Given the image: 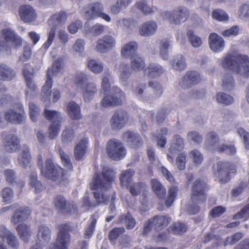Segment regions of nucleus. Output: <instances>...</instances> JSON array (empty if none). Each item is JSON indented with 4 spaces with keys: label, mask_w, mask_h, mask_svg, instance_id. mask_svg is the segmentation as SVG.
Wrapping results in <instances>:
<instances>
[{
    "label": "nucleus",
    "mask_w": 249,
    "mask_h": 249,
    "mask_svg": "<svg viewBox=\"0 0 249 249\" xmlns=\"http://www.w3.org/2000/svg\"><path fill=\"white\" fill-rule=\"evenodd\" d=\"M115 172L111 168L105 167L103 168L102 176L104 180L101 179L97 174H95L90 186L91 190H94L93 195L98 204L107 205L108 203L109 197L104 194V191L111 188V183L115 178Z\"/></svg>",
    "instance_id": "f257e3e1"
},
{
    "label": "nucleus",
    "mask_w": 249,
    "mask_h": 249,
    "mask_svg": "<svg viewBox=\"0 0 249 249\" xmlns=\"http://www.w3.org/2000/svg\"><path fill=\"white\" fill-rule=\"evenodd\" d=\"M132 0H117V2L113 4L110 8L113 14H118L120 11L125 9L132 2Z\"/></svg>",
    "instance_id": "de8ad7c7"
},
{
    "label": "nucleus",
    "mask_w": 249,
    "mask_h": 249,
    "mask_svg": "<svg viewBox=\"0 0 249 249\" xmlns=\"http://www.w3.org/2000/svg\"><path fill=\"white\" fill-rule=\"evenodd\" d=\"M31 160V156L28 146L23 145L22 151L18 157V164L24 168H26L30 166Z\"/></svg>",
    "instance_id": "7c9ffc66"
},
{
    "label": "nucleus",
    "mask_w": 249,
    "mask_h": 249,
    "mask_svg": "<svg viewBox=\"0 0 249 249\" xmlns=\"http://www.w3.org/2000/svg\"><path fill=\"white\" fill-rule=\"evenodd\" d=\"M53 204L56 209L64 213L68 205V202L64 196L58 195L54 198Z\"/></svg>",
    "instance_id": "a18cd8bd"
},
{
    "label": "nucleus",
    "mask_w": 249,
    "mask_h": 249,
    "mask_svg": "<svg viewBox=\"0 0 249 249\" xmlns=\"http://www.w3.org/2000/svg\"><path fill=\"white\" fill-rule=\"evenodd\" d=\"M216 100L218 103L226 105L231 104L233 102V99L231 95L224 92L218 93L216 95Z\"/></svg>",
    "instance_id": "13d9d810"
},
{
    "label": "nucleus",
    "mask_w": 249,
    "mask_h": 249,
    "mask_svg": "<svg viewBox=\"0 0 249 249\" xmlns=\"http://www.w3.org/2000/svg\"><path fill=\"white\" fill-rule=\"evenodd\" d=\"M59 229L55 243L48 249H67L70 241V226L68 224H61Z\"/></svg>",
    "instance_id": "f8f14e48"
},
{
    "label": "nucleus",
    "mask_w": 249,
    "mask_h": 249,
    "mask_svg": "<svg viewBox=\"0 0 249 249\" xmlns=\"http://www.w3.org/2000/svg\"><path fill=\"white\" fill-rule=\"evenodd\" d=\"M30 117L34 122L37 120L38 116L40 112V109L34 103H30L29 105Z\"/></svg>",
    "instance_id": "052dcab7"
},
{
    "label": "nucleus",
    "mask_w": 249,
    "mask_h": 249,
    "mask_svg": "<svg viewBox=\"0 0 249 249\" xmlns=\"http://www.w3.org/2000/svg\"><path fill=\"white\" fill-rule=\"evenodd\" d=\"M237 132L242 139L246 149L249 150V133L242 128H238Z\"/></svg>",
    "instance_id": "774afa93"
},
{
    "label": "nucleus",
    "mask_w": 249,
    "mask_h": 249,
    "mask_svg": "<svg viewBox=\"0 0 249 249\" xmlns=\"http://www.w3.org/2000/svg\"><path fill=\"white\" fill-rule=\"evenodd\" d=\"M124 141L132 148L139 147L142 145L143 142L140 135L133 131H128L123 135Z\"/></svg>",
    "instance_id": "5701e85b"
},
{
    "label": "nucleus",
    "mask_w": 249,
    "mask_h": 249,
    "mask_svg": "<svg viewBox=\"0 0 249 249\" xmlns=\"http://www.w3.org/2000/svg\"><path fill=\"white\" fill-rule=\"evenodd\" d=\"M67 19V15L64 11H60L53 15L49 20V25L51 28H54L55 31L64 24Z\"/></svg>",
    "instance_id": "c85d7f7f"
},
{
    "label": "nucleus",
    "mask_w": 249,
    "mask_h": 249,
    "mask_svg": "<svg viewBox=\"0 0 249 249\" xmlns=\"http://www.w3.org/2000/svg\"><path fill=\"white\" fill-rule=\"evenodd\" d=\"M82 97L85 103H89L93 99L98 91L97 84L93 82L87 83L81 88Z\"/></svg>",
    "instance_id": "412c9836"
},
{
    "label": "nucleus",
    "mask_w": 249,
    "mask_h": 249,
    "mask_svg": "<svg viewBox=\"0 0 249 249\" xmlns=\"http://www.w3.org/2000/svg\"><path fill=\"white\" fill-rule=\"evenodd\" d=\"M235 71L244 77H249V57L247 55H238Z\"/></svg>",
    "instance_id": "6ab92c4d"
},
{
    "label": "nucleus",
    "mask_w": 249,
    "mask_h": 249,
    "mask_svg": "<svg viewBox=\"0 0 249 249\" xmlns=\"http://www.w3.org/2000/svg\"><path fill=\"white\" fill-rule=\"evenodd\" d=\"M190 12L183 6L175 8L172 11L163 10L160 12V16L169 23L174 25H179L185 22L188 18Z\"/></svg>",
    "instance_id": "39448f33"
},
{
    "label": "nucleus",
    "mask_w": 249,
    "mask_h": 249,
    "mask_svg": "<svg viewBox=\"0 0 249 249\" xmlns=\"http://www.w3.org/2000/svg\"><path fill=\"white\" fill-rule=\"evenodd\" d=\"M219 142V139L215 132L211 131L208 133L205 143L210 149L219 152H225L230 155H233L236 153V149L234 145L220 144Z\"/></svg>",
    "instance_id": "0eeeda50"
},
{
    "label": "nucleus",
    "mask_w": 249,
    "mask_h": 249,
    "mask_svg": "<svg viewBox=\"0 0 249 249\" xmlns=\"http://www.w3.org/2000/svg\"><path fill=\"white\" fill-rule=\"evenodd\" d=\"M31 214V211L27 207H20L16 210L13 216L11 217V222L16 225L18 223L26 221Z\"/></svg>",
    "instance_id": "bb28decb"
},
{
    "label": "nucleus",
    "mask_w": 249,
    "mask_h": 249,
    "mask_svg": "<svg viewBox=\"0 0 249 249\" xmlns=\"http://www.w3.org/2000/svg\"><path fill=\"white\" fill-rule=\"evenodd\" d=\"M135 21L131 18H121L116 21V26L118 28L127 32L134 26Z\"/></svg>",
    "instance_id": "ea45409f"
},
{
    "label": "nucleus",
    "mask_w": 249,
    "mask_h": 249,
    "mask_svg": "<svg viewBox=\"0 0 249 249\" xmlns=\"http://www.w3.org/2000/svg\"><path fill=\"white\" fill-rule=\"evenodd\" d=\"M187 36L189 42L193 47L198 48L202 45V41L201 38L196 35L192 30H188L187 31Z\"/></svg>",
    "instance_id": "8fccbe9b"
},
{
    "label": "nucleus",
    "mask_w": 249,
    "mask_h": 249,
    "mask_svg": "<svg viewBox=\"0 0 249 249\" xmlns=\"http://www.w3.org/2000/svg\"><path fill=\"white\" fill-rule=\"evenodd\" d=\"M0 136L3 149L6 152L13 153L19 149L20 140L16 135L10 131H3Z\"/></svg>",
    "instance_id": "6e6552de"
},
{
    "label": "nucleus",
    "mask_w": 249,
    "mask_h": 249,
    "mask_svg": "<svg viewBox=\"0 0 249 249\" xmlns=\"http://www.w3.org/2000/svg\"><path fill=\"white\" fill-rule=\"evenodd\" d=\"M106 149L108 156L115 160L124 158L126 153V149L123 143L115 139L108 141Z\"/></svg>",
    "instance_id": "1a4fd4ad"
},
{
    "label": "nucleus",
    "mask_w": 249,
    "mask_h": 249,
    "mask_svg": "<svg viewBox=\"0 0 249 249\" xmlns=\"http://www.w3.org/2000/svg\"><path fill=\"white\" fill-rule=\"evenodd\" d=\"M239 55L226 54L224 57L218 60L219 65L224 69L231 70L235 71Z\"/></svg>",
    "instance_id": "a878e982"
},
{
    "label": "nucleus",
    "mask_w": 249,
    "mask_h": 249,
    "mask_svg": "<svg viewBox=\"0 0 249 249\" xmlns=\"http://www.w3.org/2000/svg\"><path fill=\"white\" fill-rule=\"evenodd\" d=\"M200 80V76L196 71H188L179 81V85L183 88H188L196 84Z\"/></svg>",
    "instance_id": "4be33fe9"
},
{
    "label": "nucleus",
    "mask_w": 249,
    "mask_h": 249,
    "mask_svg": "<svg viewBox=\"0 0 249 249\" xmlns=\"http://www.w3.org/2000/svg\"><path fill=\"white\" fill-rule=\"evenodd\" d=\"M169 63L172 68L178 71H182L184 70L187 67L185 57L180 54L174 56L173 58L170 60Z\"/></svg>",
    "instance_id": "72a5a7b5"
},
{
    "label": "nucleus",
    "mask_w": 249,
    "mask_h": 249,
    "mask_svg": "<svg viewBox=\"0 0 249 249\" xmlns=\"http://www.w3.org/2000/svg\"><path fill=\"white\" fill-rule=\"evenodd\" d=\"M172 41L167 38H163L159 42L160 56L163 60L169 58L168 49L171 46Z\"/></svg>",
    "instance_id": "f704fd0d"
},
{
    "label": "nucleus",
    "mask_w": 249,
    "mask_h": 249,
    "mask_svg": "<svg viewBox=\"0 0 249 249\" xmlns=\"http://www.w3.org/2000/svg\"><path fill=\"white\" fill-rule=\"evenodd\" d=\"M212 17L213 18L220 21H227L229 19L228 14L221 9L214 10L212 13Z\"/></svg>",
    "instance_id": "338daca9"
},
{
    "label": "nucleus",
    "mask_w": 249,
    "mask_h": 249,
    "mask_svg": "<svg viewBox=\"0 0 249 249\" xmlns=\"http://www.w3.org/2000/svg\"><path fill=\"white\" fill-rule=\"evenodd\" d=\"M207 185L203 180L198 179L194 181L191 189V199L194 204H201L206 200L205 191Z\"/></svg>",
    "instance_id": "9d476101"
},
{
    "label": "nucleus",
    "mask_w": 249,
    "mask_h": 249,
    "mask_svg": "<svg viewBox=\"0 0 249 249\" xmlns=\"http://www.w3.org/2000/svg\"><path fill=\"white\" fill-rule=\"evenodd\" d=\"M16 73L14 69L5 63H0V81H10L16 76ZM6 88L0 83V107L12 101V97L8 94H4Z\"/></svg>",
    "instance_id": "20e7f679"
},
{
    "label": "nucleus",
    "mask_w": 249,
    "mask_h": 249,
    "mask_svg": "<svg viewBox=\"0 0 249 249\" xmlns=\"http://www.w3.org/2000/svg\"><path fill=\"white\" fill-rule=\"evenodd\" d=\"M164 71V69L161 65L156 63L149 64L144 70L145 74L151 78L160 77Z\"/></svg>",
    "instance_id": "cd10ccee"
},
{
    "label": "nucleus",
    "mask_w": 249,
    "mask_h": 249,
    "mask_svg": "<svg viewBox=\"0 0 249 249\" xmlns=\"http://www.w3.org/2000/svg\"><path fill=\"white\" fill-rule=\"evenodd\" d=\"M120 69V79L123 82H126L131 74L129 66L127 64L122 63Z\"/></svg>",
    "instance_id": "864d4df0"
},
{
    "label": "nucleus",
    "mask_w": 249,
    "mask_h": 249,
    "mask_svg": "<svg viewBox=\"0 0 249 249\" xmlns=\"http://www.w3.org/2000/svg\"><path fill=\"white\" fill-rule=\"evenodd\" d=\"M67 111L70 118L72 120H79L82 118L80 106L73 101L68 103Z\"/></svg>",
    "instance_id": "2f4dec72"
},
{
    "label": "nucleus",
    "mask_w": 249,
    "mask_h": 249,
    "mask_svg": "<svg viewBox=\"0 0 249 249\" xmlns=\"http://www.w3.org/2000/svg\"><path fill=\"white\" fill-rule=\"evenodd\" d=\"M62 69V60L60 59L56 60L53 63L52 70L49 69L46 74V81L42 87L41 93V100L45 102L50 101L51 99V92L50 89L53 86V76L56 74Z\"/></svg>",
    "instance_id": "423d86ee"
},
{
    "label": "nucleus",
    "mask_w": 249,
    "mask_h": 249,
    "mask_svg": "<svg viewBox=\"0 0 249 249\" xmlns=\"http://www.w3.org/2000/svg\"><path fill=\"white\" fill-rule=\"evenodd\" d=\"M171 229L175 234L181 235L186 231L187 227L183 223L177 222L172 224Z\"/></svg>",
    "instance_id": "69168bd1"
},
{
    "label": "nucleus",
    "mask_w": 249,
    "mask_h": 249,
    "mask_svg": "<svg viewBox=\"0 0 249 249\" xmlns=\"http://www.w3.org/2000/svg\"><path fill=\"white\" fill-rule=\"evenodd\" d=\"M17 230L20 238L24 242L28 243L31 235L30 226L25 224H21L18 226Z\"/></svg>",
    "instance_id": "4c0bfd02"
},
{
    "label": "nucleus",
    "mask_w": 249,
    "mask_h": 249,
    "mask_svg": "<svg viewBox=\"0 0 249 249\" xmlns=\"http://www.w3.org/2000/svg\"><path fill=\"white\" fill-rule=\"evenodd\" d=\"M88 68L95 74L101 73L104 69L103 63L94 59H90L87 62Z\"/></svg>",
    "instance_id": "09e8293b"
},
{
    "label": "nucleus",
    "mask_w": 249,
    "mask_h": 249,
    "mask_svg": "<svg viewBox=\"0 0 249 249\" xmlns=\"http://www.w3.org/2000/svg\"><path fill=\"white\" fill-rule=\"evenodd\" d=\"M89 79V76L88 74L83 72H78L74 76L73 81L78 88L81 89L84 85Z\"/></svg>",
    "instance_id": "603ef678"
},
{
    "label": "nucleus",
    "mask_w": 249,
    "mask_h": 249,
    "mask_svg": "<svg viewBox=\"0 0 249 249\" xmlns=\"http://www.w3.org/2000/svg\"><path fill=\"white\" fill-rule=\"evenodd\" d=\"M74 138V132L73 129L67 128L63 131L61 140L63 143L67 144L71 142Z\"/></svg>",
    "instance_id": "4d7b16f0"
},
{
    "label": "nucleus",
    "mask_w": 249,
    "mask_h": 249,
    "mask_svg": "<svg viewBox=\"0 0 249 249\" xmlns=\"http://www.w3.org/2000/svg\"><path fill=\"white\" fill-rule=\"evenodd\" d=\"M178 192V189L176 186H173L170 188L168 197L165 201V205L167 207H170L171 206L176 197Z\"/></svg>",
    "instance_id": "e2e57ef3"
},
{
    "label": "nucleus",
    "mask_w": 249,
    "mask_h": 249,
    "mask_svg": "<svg viewBox=\"0 0 249 249\" xmlns=\"http://www.w3.org/2000/svg\"><path fill=\"white\" fill-rule=\"evenodd\" d=\"M60 128L61 123L52 122L48 129L49 138L52 140L55 139L58 136Z\"/></svg>",
    "instance_id": "bf43d9fd"
},
{
    "label": "nucleus",
    "mask_w": 249,
    "mask_h": 249,
    "mask_svg": "<svg viewBox=\"0 0 249 249\" xmlns=\"http://www.w3.org/2000/svg\"><path fill=\"white\" fill-rule=\"evenodd\" d=\"M131 68L134 71H139L144 70L145 61L144 59L138 54L132 56L130 58Z\"/></svg>",
    "instance_id": "a19ab883"
},
{
    "label": "nucleus",
    "mask_w": 249,
    "mask_h": 249,
    "mask_svg": "<svg viewBox=\"0 0 249 249\" xmlns=\"http://www.w3.org/2000/svg\"><path fill=\"white\" fill-rule=\"evenodd\" d=\"M101 92L105 95L100 102L104 107L121 105L125 98V94L120 88L117 87L111 88L109 79L106 76L102 80Z\"/></svg>",
    "instance_id": "f03ea898"
},
{
    "label": "nucleus",
    "mask_w": 249,
    "mask_h": 249,
    "mask_svg": "<svg viewBox=\"0 0 249 249\" xmlns=\"http://www.w3.org/2000/svg\"><path fill=\"white\" fill-rule=\"evenodd\" d=\"M138 44L135 41H130L125 44L122 48L121 55L124 58H131L132 56L137 54Z\"/></svg>",
    "instance_id": "c9c22d12"
},
{
    "label": "nucleus",
    "mask_w": 249,
    "mask_h": 249,
    "mask_svg": "<svg viewBox=\"0 0 249 249\" xmlns=\"http://www.w3.org/2000/svg\"><path fill=\"white\" fill-rule=\"evenodd\" d=\"M0 41L8 45L11 44L16 49L19 48L22 43L21 38L13 29L9 28L3 29L0 31Z\"/></svg>",
    "instance_id": "ddd939ff"
},
{
    "label": "nucleus",
    "mask_w": 249,
    "mask_h": 249,
    "mask_svg": "<svg viewBox=\"0 0 249 249\" xmlns=\"http://www.w3.org/2000/svg\"><path fill=\"white\" fill-rule=\"evenodd\" d=\"M149 87L153 89V96L155 98L160 97L163 93V88L160 84L157 81L149 82Z\"/></svg>",
    "instance_id": "5fc2aeb1"
},
{
    "label": "nucleus",
    "mask_w": 249,
    "mask_h": 249,
    "mask_svg": "<svg viewBox=\"0 0 249 249\" xmlns=\"http://www.w3.org/2000/svg\"><path fill=\"white\" fill-rule=\"evenodd\" d=\"M23 73L26 81L27 87L28 89L26 90V94L27 96H29L30 94V92L35 91L37 87L33 80V78L34 76V74L33 72H30L24 69Z\"/></svg>",
    "instance_id": "e433bc0d"
},
{
    "label": "nucleus",
    "mask_w": 249,
    "mask_h": 249,
    "mask_svg": "<svg viewBox=\"0 0 249 249\" xmlns=\"http://www.w3.org/2000/svg\"><path fill=\"white\" fill-rule=\"evenodd\" d=\"M51 230L44 225H40L38 227L37 238L42 243H47L51 239Z\"/></svg>",
    "instance_id": "58836bf2"
},
{
    "label": "nucleus",
    "mask_w": 249,
    "mask_h": 249,
    "mask_svg": "<svg viewBox=\"0 0 249 249\" xmlns=\"http://www.w3.org/2000/svg\"><path fill=\"white\" fill-rule=\"evenodd\" d=\"M134 173L135 171L132 169H127L122 173L120 180L123 187H127L130 185Z\"/></svg>",
    "instance_id": "79ce46f5"
},
{
    "label": "nucleus",
    "mask_w": 249,
    "mask_h": 249,
    "mask_svg": "<svg viewBox=\"0 0 249 249\" xmlns=\"http://www.w3.org/2000/svg\"><path fill=\"white\" fill-rule=\"evenodd\" d=\"M4 117L6 121L12 124L23 123L26 118L23 106L20 104L17 105L14 109L6 112Z\"/></svg>",
    "instance_id": "4468645a"
},
{
    "label": "nucleus",
    "mask_w": 249,
    "mask_h": 249,
    "mask_svg": "<svg viewBox=\"0 0 249 249\" xmlns=\"http://www.w3.org/2000/svg\"><path fill=\"white\" fill-rule=\"evenodd\" d=\"M128 120L127 113L123 110L115 111L110 120L111 128L114 130H118L123 128Z\"/></svg>",
    "instance_id": "dca6fc26"
},
{
    "label": "nucleus",
    "mask_w": 249,
    "mask_h": 249,
    "mask_svg": "<svg viewBox=\"0 0 249 249\" xmlns=\"http://www.w3.org/2000/svg\"><path fill=\"white\" fill-rule=\"evenodd\" d=\"M238 17L243 20H246L249 18V3L243 4L239 8Z\"/></svg>",
    "instance_id": "680f3d73"
},
{
    "label": "nucleus",
    "mask_w": 249,
    "mask_h": 249,
    "mask_svg": "<svg viewBox=\"0 0 249 249\" xmlns=\"http://www.w3.org/2000/svg\"><path fill=\"white\" fill-rule=\"evenodd\" d=\"M45 118L52 122H55V123H61L62 118L61 114L57 111L45 109L44 111Z\"/></svg>",
    "instance_id": "49530a36"
},
{
    "label": "nucleus",
    "mask_w": 249,
    "mask_h": 249,
    "mask_svg": "<svg viewBox=\"0 0 249 249\" xmlns=\"http://www.w3.org/2000/svg\"><path fill=\"white\" fill-rule=\"evenodd\" d=\"M236 166L229 161H219L217 163V171L215 175L222 183L228 182L230 179L231 172H235Z\"/></svg>",
    "instance_id": "9b49d317"
},
{
    "label": "nucleus",
    "mask_w": 249,
    "mask_h": 249,
    "mask_svg": "<svg viewBox=\"0 0 249 249\" xmlns=\"http://www.w3.org/2000/svg\"><path fill=\"white\" fill-rule=\"evenodd\" d=\"M184 148V142L182 138L179 135H176L171 143L169 148L170 154H167V159L171 163L174 162L173 155L178 151H181Z\"/></svg>",
    "instance_id": "b1692460"
},
{
    "label": "nucleus",
    "mask_w": 249,
    "mask_h": 249,
    "mask_svg": "<svg viewBox=\"0 0 249 249\" xmlns=\"http://www.w3.org/2000/svg\"><path fill=\"white\" fill-rule=\"evenodd\" d=\"M18 13L21 20L25 23L32 22L37 18L35 10L30 5H21L18 9Z\"/></svg>",
    "instance_id": "a211bd4d"
},
{
    "label": "nucleus",
    "mask_w": 249,
    "mask_h": 249,
    "mask_svg": "<svg viewBox=\"0 0 249 249\" xmlns=\"http://www.w3.org/2000/svg\"><path fill=\"white\" fill-rule=\"evenodd\" d=\"M115 45L116 40L113 36L105 35L97 40L95 49L97 52L105 53L111 50Z\"/></svg>",
    "instance_id": "2eb2a0df"
},
{
    "label": "nucleus",
    "mask_w": 249,
    "mask_h": 249,
    "mask_svg": "<svg viewBox=\"0 0 249 249\" xmlns=\"http://www.w3.org/2000/svg\"><path fill=\"white\" fill-rule=\"evenodd\" d=\"M151 184L153 191L159 198H162L165 197L166 189L159 180L152 179L151 180Z\"/></svg>",
    "instance_id": "37998d69"
},
{
    "label": "nucleus",
    "mask_w": 249,
    "mask_h": 249,
    "mask_svg": "<svg viewBox=\"0 0 249 249\" xmlns=\"http://www.w3.org/2000/svg\"><path fill=\"white\" fill-rule=\"evenodd\" d=\"M209 44L210 49L215 53L222 51L225 47L223 38L215 33H211L209 36Z\"/></svg>",
    "instance_id": "393cba45"
},
{
    "label": "nucleus",
    "mask_w": 249,
    "mask_h": 249,
    "mask_svg": "<svg viewBox=\"0 0 249 249\" xmlns=\"http://www.w3.org/2000/svg\"><path fill=\"white\" fill-rule=\"evenodd\" d=\"M178 192V189L176 186H173L170 188L168 197L165 201V205L167 207H170L171 206L176 197Z\"/></svg>",
    "instance_id": "0e129e2a"
},
{
    "label": "nucleus",
    "mask_w": 249,
    "mask_h": 249,
    "mask_svg": "<svg viewBox=\"0 0 249 249\" xmlns=\"http://www.w3.org/2000/svg\"><path fill=\"white\" fill-rule=\"evenodd\" d=\"M188 155L196 166L200 165L203 160V156L202 154L197 149L191 150L189 152Z\"/></svg>",
    "instance_id": "6e6d98bb"
},
{
    "label": "nucleus",
    "mask_w": 249,
    "mask_h": 249,
    "mask_svg": "<svg viewBox=\"0 0 249 249\" xmlns=\"http://www.w3.org/2000/svg\"><path fill=\"white\" fill-rule=\"evenodd\" d=\"M151 219H153L154 228L157 231H160L164 228L169 223L168 218L163 215H156Z\"/></svg>",
    "instance_id": "c03bdc74"
},
{
    "label": "nucleus",
    "mask_w": 249,
    "mask_h": 249,
    "mask_svg": "<svg viewBox=\"0 0 249 249\" xmlns=\"http://www.w3.org/2000/svg\"><path fill=\"white\" fill-rule=\"evenodd\" d=\"M0 238L6 242L11 249H18L19 242L17 236L4 226H0Z\"/></svg>",
    "instance_id": "f3484780"
},
{
    "label": "nucleus",
    "mask_w": 249,
    "mask_h": 249,
    "mask_svg": "<svg viewBox=\"0 0 249 249\" xmlns=\"http://www.w3.org/2000/svg\"><path fill=\"white\" fill-rule=\"evenodd\" d=\"M29 184L30 186L35 188V193H39L44 189V187L40 181L37 179V175L33 173L30 175Z\"/></svg>",
    "instance_id": "3c124183"
},
{
    "label": "nucleus",
    "mask_w": 249,
    "mask_h": 249,
    "mask_svg": "<svg viewBox=\"0 0 249 249\" xmlns=\"http://www.w3.org/2000/svg\"><path fill=\"white\" fill-rule=\"evenodd\" d=\"M38 165L42 174L46 178L56 182L61 185H66L69 176L62 168L53 163L51 158L46 160L45 167L43 166V158L39 156L38 158Z\"/></svg>",
    "instance_id": "7ed1b4c3"
},
{
    "label": "nucleus",
    "mask_w": 249,
    "mask_h": 249,
    "mask_svg": "<svg viewBox=\"0 0 249 249\" xmlns=\"http://www.w3.org/2000/svg\"><path fill=\"white\" fill-rule=\"evenodd\" d=\"M158 29L157 22L153 20H149L143 23L139 28L141 35L144 36H150L156 33Z\"/></svg>",
    "instance_id": "c756f323"
},
{
    "label": "nucleus",
    "mask_w": 249,
    "mask_h": 249,
    "mask_svg": "<svg viewBox=\"0 0 249 249\" xmlns=\"http://www.w3.org/2000/svg\"><path fill=\"white\" fill-rule=\"evenodd\" d=\"M84 17L88 20L94 19L99 18L103 7L99 2H94L87 5L84 9Z\"/></svg>",
    "instance_id": "aec40b11"
},
{
    "label": "nucleus",
    "mask_w": 249,
    "mask_h": 249,
    "mask_svg": "<svg viewBox=\"0 0 249 249\" xmlns=\"http://www.w3.org/2000/svg\"><path fill=\"white\" fill-rule=\"evenodd\" d=\"M88 145L87 138L82 139L76 144L74 150V154L76 160H80L83 159L87 152Z\"/></svg>",
    "instance_id": "473e14b6"
}]
</instances>
